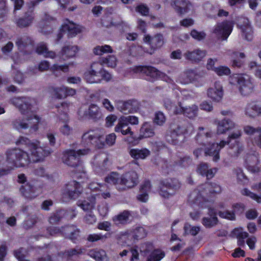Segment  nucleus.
Listing matches in <instances>:
<instances>
[{
	"mask_svg": "<svg viewBox=\"0 0 261 261\" xmlns=\"http://www.w3.org/2000/svg\"><path fill=\"white\" fill-rule=\"evenodd\" d=\"M147 232L142 227H137L133 231V236L137 240L141 239L146 236Z\"/></svg>",
	"mask_w": 261,
	"mask_h": 261,
	"instance_id": "0e129e2a",
	"label": "nucleus"
},
{
	"mask_svg": "<svg viewBox=\"0 0 261 261\" xmlns=\"http://www.w3.org/2000/svg\"><path fill=\"white\" fill-rule=\"evenodd\" d=\"M10 102L23 114H28L29 112L33 111L36 105V100L29 97H14L11 99Z\"/></svg>",
	"mask_w": 261,
	"mask_h": 261,
	"instance_id": "423d86ee",
	"label": "nucleus"
},
{
	"mask_svg": "<svg viewBox=\"0 0 261 261\" xmlns=\"http://www.w3.org/2000/svg\"><path fill=\"white\" fill-rule=\"evenodd\" d=\"M107 238V237L106 235H102L100 233H91L89 234L87 236L86 240L89 242L94 243L98 241H101L103 242Z\"/></svg>",
	"mask_w": 261,
	"mask_h": 261,
	"instance_id": "bf43d9fd",
	"label": "nucleus"
},
{
	"mask_svg": "<svg viewBox=\"0 0 261 261\" xmlns=\"http://www.w3.org/2000/svg\"><path fill=\"white\" fill-rule=\"evenodd\" d=\"M5 155L7 166L11 170L14 168L25 167L30 163L28 153L18 148L8 150Z\"/></svg>",
	"mask_w": 261,
	"mask_h": 261,
	"instance_id": "f257e3e1",
	"label": "nucleus"
},
{
	"mask_svg": "<svg viewBox=\"0 0 261 261\" xmlns=\"http://www.w3.org/2000/svg\"><path fill=\"white\" fill-rule=\"evenodd\" d=\"M214 145H219V144L213 143L210 148H205L204 153L205 155L213 156V160L216 162L219 159V151L221 149H219V147L213 146Z\"/></svg>",
	"mask_w": 261,
	"mask_h": 261,
	"instance_id": "37998d69",
	"label": "nucleus"
},
{
	"mask_svg": "<svg viewBox=\"0 0 261 261\" xmlns=\"http://www.w3.org/2000/svg\"><path fill=\"white\" fill-rule=\"evenodd\" d=\"M166 117L164 113L161 111L155 113L153 123L158 125H162L166 121Z\"/></svg>",
	"mask_w": 261,
	"mask_h": 261,
	"instance_id": "e2e57ef3",
	"label": "nucleus"
},
{
	"mask_svg": "<svg viewBox=\"0 0 261 261\" xmlns=\"http://www.w3.org/2000/svg\"><path fill=\"white\" fill-rule=\"evenodd\" d=\"M151 186L149 181H145L140 188V194L137 196V199L143 202H146L148 199V193L151 190Z\"/></svg>",
	"mask_w": 261,
	"mask_h": 261,
	"instance_id": "2f4dec72",
	"label": "nucleus"
},
{
	"mask_svg": "<svg viewBox=\"0 0 261 261\" xmlns=\"http://www.w3.org/2000/svg\"><path fill=\"white\" fill-rule=\"evenodd\" d=\"M129 154L135 160H144L150 155V151L146 148H134L129 150Z\"/></svg>",
	"mask_w": 261,
	"mask_h": 261,
	"instance_id": "c756f323",
	"label": "nucleus"
},
{
	"mask_svg": "<svg viewBox=\"0 0 261 261\" xmlns=\"http://www.w3.org/2000/svg\"><path fill=\"white\" fill-rule=\"evenodd\" d=\"M212 187L210 182L205 183L198 187V190L202 197L203 200H207L212 196L211 189Z\"/></svg>",
	"mask_w": 261,
	"mask_h": 261,
	"instance_id": "ea45409f",
	"label": "nucleus"
},
{
	"mask_svg": "<svg viewBox=\"0 0 261 261\" xmlns=\"http://www.w3.org/2000/svg\"><path fill=\"white\" fill-rule=\"evenodd\" d=\"M36 52L40 55H42L45 58L54 59L56 57V54L53 51L48 50L46 44L41 43L39 44L36 48Z\"/></svg>",
	"mask_w": 261,
	"mask_h": 261,
	"instance_id": "e433bc0d",
	"label": "nucleus"
},
{
	"mask_svg": "<svg viewBox=\"0 0 261 261\" xmlns=\"http://www.w3.org/2000/svg\"><path fill=\"white\" fill-rule=\"evenodd\" d=\"M170 5L179 15L188 13L193 8V5L189 0H173Z\"/></svg>",
	"mask_w": 261,
	"mask_h": 261,
	"instance_id": "f8f14e48",
	"label": "nucleus"
},
{
	"mask_svg": "<svg viewBox=\"0 0 261 261\" xmlns=\"http://www.w3.org/2000/svg\"><path fill=\"white\" fill-rule=\"evenodd\" d=\"M26 115L27 116L24 117L27 129H29L30 133L36 132L39 128L38 125L41 120L40 117L35 114Z\"/></svg>",
	"mask_w": 261,
	"mask_h": 261,
	"instance_id": "f3484780",
	"label": "nucleus"
},
{
	"mask_svg": "<svg viewBox=\"0 0 261 261\" xmlns=\"http://www.w3.org/2000/svg\"><path fill=\"white\" fill-rule=\"evenodd\" d=\"M111 47L108 45L97 46L93 48V53L96 55H102L104 53H112Z\"/></svg>",
	"mask_w": 261,
	"mask_h": 261,
	"instance_id": "5fc2aeb1",
	"label": "nucleus"
},
{
	"mask_svg": "<svg viewBox=\"0 0 261 261\" xmlns=\"http://www.w3.org/2000/svg\"><path fill=\"white\" fill-rule=\"evenodd\" d=\"M229 83L236 85L240 94L247 96L253 91L254 85L252 80L247 75L233 74L229 78Z\"/></svg>",
	"mask_w": 261,
	"mask_h": 261,
	"instance_id": "7ed1b4c3",
	"label": "nucleus"
},
{
	"mask_svg": "<svg viewBox=\"0 0 261 261\" xmlns=\"http://www.w3.org/2000/svg\"><path fill=\"white\" fill-rule=\"evenodd\" d=\"M233 23L230 21H224L217 23L214 28L213 33L218 38L222 40L227 39L231 34Z\"/></svg>",
	"mask_w": 261,
	"mask_h": 261,
	"instance_id": "1a4fd4ad",
	"label": "nucleus"
},
{
	"mask_svg": "<svg viewBox=\"0 0 261 261\" xmlns=\"http://www.w3.org/2000/svg\"><path fill=\"white\" fill-rule=\"evenodd\" d=\"M242 132L241 129H237L232 132L227 137L226 141H221L219 145H214L213 146L223 148L226 145H229L231 140H237L241 138Z\"/></svg>",
	"mask_w": 261,
	"mask_h": 261,
	"instance_id": "72a5a7b5",
	"label": "nucleus"
},
{
	"mask_svg": "<svg viewBox=\"0 0 261 261\" xmlns=\"http://www.w3.org/2000/svg\"><path fill=\"white\" fill-rule=\"evenodd\" d=\"M35 18V14L33 10H29L25 12L22 17L19 18L16 23L20 28H26L31 25Z\"/></svg>",
	"mask_w": 261,
	"mask_h": 261,
	"instance_id": "393cba45",
	"label": "nucleus"
},
{
	"mask_svg": "<svg viewBox=\"0 0 261 261\" xmlns=\"http://www.w3.org/2000/svg\"><path fill=\"white\" fill-rule=\"evenodd\" d=\"M120 182L121 183L120 187L121 191L133 188L138 183V175L134 171L125 173L121 175Z\"/></svg>",
	"mask_w": 261,
	"mask_h": 261,
	"instance_id": "9b49d317",
	"label": "nucleus"
},
{
	"mask_svg": "<svg viewBox=\"0 0 261 261\" xmlns=\"http://www.w3.org/2000/svg\"><path fill=\"white\" fill-rule=\"evenodd\" d=\"M90 150L88 148L79 149L77 151L68 150L66 151L62 158L63 162L71 167H76L81 164L79 156L89 154Z\"/></svg>",
	"mask_w": 261,
	"mask_h": 261,
	"instance_id": "39448f33",
	"label": "nucleus"
},
{
	"mask_svg": "<svg viewBox=\"0 0 261 261\" xmlns=\"http://www.w3.org/2000/svg\"><path fill=\"white\" fill-rule=\"evenodd\" d=\"M121 179V175L120 176L118 173L113 172L108 175L105 178V181L110 184H113L116 186V188L120 191H121V183L120 180Z\"/></svg>",
	"mask_w": 261,
	"mask_h": 261,
	"instance_id": "58836bf2",
	"label": "nucleus"
},
{
	"mask_svg": "<svg viewBox=\"0 0 261 261\" xmlns=\"http://www.w3.org/2000/svg\"><path fill=\"white\" fill-rule=\"evenodd\" d=\"M216 210L212 207L208 208L207 216L204 217L201 220V223L204 226L207 228H211L216 226L219 220L217 217Z\"/></svg>",
	"mask_w": 261,
	"mask_h": 261,
	"instance_id": "ddd939ff",
	"label": "nucleus"
},
{
	"mask_svg": "<svg viewBox=\"0 0 261 261\" xmlns=\"http://www.w3.org/2000/svg\"><path fill=\"white\" fill-rule=\"evenodd\" d=\"M223 90L222 84L220 82H216L213 87L207 90V96L213 101H220L223 96Z\"/></svg>",
	"mask_w": 261,
	"mask_h": 261,
	"instance_id": "4468645a",
	"label": "nucleus"
},
{
	"mask_svg": "<svg viewBox=\"0 0 261 261\" xmlns=\"http://www.w3.org/2000/svg\"><path fill=\"white\" fill-rule=\"evenodd\" d=\"M143 40L145 42L149 44L153 49H157L161 47L164 44V38L163 35L158 34L153 37L147 35H146Z\"/></svg>",
	"mask_w": 261,
	"mask_h": 261,
	"instance_id": "5701e85b",
	"label": "nucleus"
},
{
	"mask_svg": "<svg viewBox=\"0 0 261 261\" xmlns=\"http://www.w3.org/2000/svg\"><path fill=\"white\" fill-rule=\"evenodd\" d=\"M80 229L74 225L66 226L64 227V236L74 242L79 237Z\"/></svg>",
	"mask_w": 261,
	"mask_h": 261,
	"instance_id": "7c9ffc66",
	"label": "nucleus"
},
{
	"mask_svg": "<svg viewBox=\"0 0 261 261\" xmlns=\"http://www.w3.org/2000/svg\"><path fill=\"white\" fill-rule=\"evenodd\" d=\"M12 125L13 128L18 130L27 129L24 117L22 118H19L14 120L12 121Z\"/></svg>",
	"mask_w": 261,
	"mask_h": 261,
	"instance_id": "864d4df0",
	"label": "nucleus"
},
{
	"mask_svg": "<svg viewBox=\"0 0 261 261\" xmlns=\"http://www.w3.org/2000/svg\"><path fill=\"white\" fill-rule=\"evenodd\" d=\"M141 136L144 138L151 137L154 135V132L152 126L147 123L143 124L140 129Z\"/></svg>",
	"mask_w": 261,
	"mask_h": 261,
	"instance_id": "de8ad7c7",
	"label": "nucleus"
},
{
	"mask_svg": "<svg viewBox=\"0 0 261 261\" xmlns=\"http://www.w3.org/2000/svg\"><path fill=\"white\" fill-rule=\"evenodd\" d=\"M185 234L186 235L191 234L196 236L200 231V227L198 226H192L189 224H186L184 226Z\"/></svg>",
	"mask_w": 261,
	"mask_h": 261,
	"instance_id": "052dcab7",
	"label": "nucleus"
},
{
	"mask_svg": "<svg viewBox=\"0 0 261 261\" xmlns=\"http://www.w3.org/2000/svg\"><path fill=\"white\" fill-rule=\"evenodd\" d=\"M101 63L106 64L110 67H114L116 65V58L114 56H109L107 58H101L99 60Z\"/></svg>",
	"mask_w": 261,
	"mask_h": 261,
	"instance_id": "13d9d810",
	"label": "nucleus"
},
{
	"mask_svg": "<svg viewBox=\"0 0 261 261\" xmlns=\"http://www.w3.org/2000/svg\"><path fill=\"white\" fill-rule=\"evenodd\" d=\"M236 145L233 147L229 146V149L228 150V154L233 158L238 157L243 150V147L242 146H240L238 142H236Z\"/></svg>",
	"mask_w": 261,
	"mask_h": 261,
	"instance_id": "4d7b16f0",
	"label": "nucleus"
},
{
	"mask_svg": "<svg viewBox=\"0 0 261 261\" xmlns=\"http://www.w3.org/2000/svg\"><path fill=\"white\" fill-rule=\"evenodd\" d=\"M165 252L161 250H154L152 251L147 261H160L164 256Z\"/></svg>",
	"mask_w": 261,
	"mask_h": 261,
	"instance_id": "8fccbe9b",
	"label": "nucleus"
},
{
	"mask_svg": "<svg viewBox=\"0 0 261 261\" xmlns=\"http://www.w3.org/2000/svg\"><path fill=\"white\" fill-rule=\"evenodd\" d=\"M206 51L200 49H196L193 51H187L184 54L186 59L193 63H198L205 56Z\"/></svg>",
	"mask_w": 261,
	"mask_h": 261,
	"instance_id": "412c9836",
	"label": "nucleus"
},
{
	"mask_svg": "<svg viewBox=\"0 0 261 261\" xmlns=\"http://www.w3.org/2000/svg\"><path fill=\"white\" fill-rule=\"evenodd\" d=\"M198 112V106L192 105L190 106L184 107L183 115L190 119H193L197 116Z\"/></svg>",
	"mask_w": 261,
	"mask_h": 261,
	"instance_id": "c03bdc74",
	"label": "nucleus"
},
{
	"mask_svg": "<svg viewBox=\"0 0 261 261\" xmlns=\"http://www.w3.org/2000/svg\"><path fill=\"white\" fill-rule=\"evenodd\" d=\"M65 214L66 212L64 210L58 211L49 217L48 220L49 223L53 224H56L65 216Z\"/></svg>",
	"mask_w": 261,
	"mask_h": 261,
	"instance_id": "603ef678",
	"label": "nucleus"
},
{
	"mask_svg": "<svg viewBox=\"0 0 261 261\" xmlns=\"http://www.w3.org/2000/svg\"><path fill=\"white\" fill-rule=\"evenodd\" d=\"M236 123L230 119L224 118L217 123V132L218 134H223L236 127Z\"/></svg>",
	"mask_w": 261,
	"mask_h": 261,
	"instance_id": "aec40b11",
	"label": "nucleus"
},
{
	"mask_svg": "<svg viewBox=\"0 0 261 261\" xmlns=\"http://www.w3.org/2000/svg\"><path fill=\"white\" fill-rule=\"evenodd\" d=\"M159 194L164 198H168L169 196L173 195L174 192L171 190H169L168 187L166 186L165 183H163L160 187Z\"/></svg>",
	"mask_w": 261,
	"mask_h": 261,
	"instance_id": "338daca9",
	"label": "nucleus"
},
{
	"mask_svg": "<svg viewBox=\"0 0 261 261\" xmlns=\"http://www.w3.org/2000/svg\"><path fill=\"white\" fill-rule=\"evenodd\" d=\"M245 39L251 41L253 39V30L248 18H242L238 24Z\"/></svg>",
	"mask_w": 261,
	"mask_h": 261,
	"instance_id": "6ab92c4d",
	"label": "nucleus"
},
{
	"mask_svg": "<svg viewBox=\"0 0 261 261\" xmlns=\"http://www.w3.org/2000/svg\"><path fill=\"white\" fill-rule=\"evenodd\" d=\"M84 115L94 121L98 120L102 117L101 110L98 106L95 104H91L89 106L88 109L84 112Z\"/></svg>",
	"mask_w": 261,
	"mask_h": 261,
	"instance_id": "a878e982",
	"label": "nucleus"
},
{
	"mask_svg": "<svg viewBox=\"0 0 261 261\" xmlns=\"http://www.w3.org/2000/svg\"><path fill=\"white\" fill-rule=\"evenodd\" d=\"M166 186L168 187L169 190H171L174 193V191L180 188L181 184L177 179H172L170 181L165 182Z\"/></svg>",
	"mask_w": 261,
	"mask_h": 261,
	"instance_id": "680f3d73",
	"label": "nucleus"
},
{
	"mask_svg": "<svg viewBox=\"0 0 261 261\" xmlns=\"http://www.w3.org/2000/svg\"><path fill=\"white\" fill-rule=\"evenodd\" d=\"M86 249L83 247L76 246L74 248H71L65 250L63 255L65 257H71L75 255H80L85 252Z\"/></svg>",
	"mask_w": 261,
	"mask_h": 261,
	"instance_id": "a18cd8bd",
	"label": "nucleus"
},
{
	"mask_svg": "<svg viewBox=\"0 0 261 261\" xmlns=\"http://www.w3.org/2000/svg\"><path fill=\"white\" fill-rule=\"evenodd\" d=\"M116 108L124 114L129 113L130 109L128 101H123L118 100L116 101Z\"/></svg>",
	"mask_w": 261,
	"mask_h": 261,
	"instance_id": "6e6d98bb",
	"label": "nucleus"
},
{
	"mask_svg": "<svg viewBox=\"0 0 261 261\" xmlns=\"http://www.w3.org/2000/svg\"><path fill=\"white\" fill-rule=\"evenodd\" d=\"M79 50V48L77 45L67 44L62 48L60 54L62 57L72 58L75 56Z\"/></svg>",
	"mask_w": 261,
	"mask_h": 261,
	"instance_id": "cd10ccee",
	"label": "nucleus"
},
{
	"mask_svg": "<svg viewBox=\"0 0 261 261\" xmlns=\"http://www.w3.org/2000/svg\"><path fill=\"white\" fill-rule=\"evenodd\" d=\"M131 213L128 211H124L112 218L113 221L116 225L125 224L129 220Z\"/></svg>",
	"mask_w": 261,
	"mask_h": 261,
	"instance_id": "f704fd0d",
	"label": "nucleus"
},
{
	"mask_svg": "<svg viewBox=\"0 0 261 261\" xmlns=\"http://www.w3.org/2000/svg\"><path fill=\"white\" fill-rule=\"evenodd\" d=\"M246 164L247 169L251 172L253 173L258 172L259 170L258 154L253 153L247 155Z\"/></svg>",
	"mask_w": 261,
	"mask_h": 261,
	"instance_id": "4be33fe9",
	"label": "nucleus"
},
{
	"mask_svg": "<svg viewBox=\"0 0 261 261\" xmlns=\"http://www.w3.org/2000/svg\"><path fill=\"white\" fill-rule=\"evenodd\" d=\"M199 75L196 70L188 69L185 70L178 77L177 82L183 85H187L196 80Z\"/></svg>",
	"mask_w": 261,
	"mask_h": 261,
	"instance_id": "a211bd4d",
	"label": "nucleus"
},
{
	"mask_svg": "<svg viewBox=\"0 0 261 261\" xmlns=\"http://www.w3.org/2000/svg\"><path fill=\"white\" fill-rule=\"evenodd\" d=\"M203 199L198 189L192 192L189 196L188 201L192 204H199Z\"/></svg>",
	"mask_w": 261,
	"mask_h": 261,
	"instance_id": "09e8293b",
	"label": "nucleus"
},
{
	"mask_svg": "<svg viewBox=\"0 0 261 261\" xmlns=\"http://www.w3.org/2000/svg\"><path fill=\"white\" fill-rule=\"evenodd\" d=\"M20 191L25 197L28 199H32L35 197L34 195V187L30 184H25L22 185L20 188Z\"/></svg>",
	"mask_w": 261,
	"mask_h": 261,
	"instance_id": "79ce46f5",
	"label": "nucleus"
},
{
	"mask_svg": "<svg viewBox=\"0 0 261 261\" xmlns=\"http://www.w3.org/2000/svg\"><path fill=\"white\" fill-rule=\"evenodd\" d=\"M88 255L96 261H103L107 257L106 252L105 250L97 248L90 250Z\"/></svg>",
	"mask_w": 261,
	"mask_h": 261,
	"instance_id": "4c0bfd02",
	"label": "nucleus"
},
{
	"mask_svg": "<svg viewBox=\"0 0 261 261\" xmlns=\"http://www.w3.org/2000/svg\"><path fill=\"white\" fill-rule=\"evenodd\" d=\"M135 73H142L153 79H161L164 81L171 79L164 73L159 71L155 67L150 66H136L130 68Z\"/></svg>",
	"mask_w": 261,
	"mask_h": 261,
	"instance_id": "6e6552de",
	"label": "nucleus"
},
{
	"mask_svg": "<svg viewBox=\"0 0 261 261\" xmlns=\"http://www.w3.org/2000/svg\"><path fill=\"white\" fill-rule=\"evenodd\" d=\"M103 136L98 129L90 130L83 134L82 141L88 145H92L98 148H102L105 146Z\"/></svg>",
	"mask_w": 261,
	"mask_h": 261,
	"instance_id": "0eeeda50",
	"label": "nucleus"
},
{
	"mask_svg": "<svg viewBox=\"0 0 261 261\" xmlns=\"http://www.w3.org/2000/svg\"><path fill=\"white\" fill-rule=\"evenodd\" d=\"M204 128L203 127L198 128L199 132L196 137V139L197 141L205 145L208 142V139L212 137L213 134L211 131L206 130L204 132Z\"/></svg>",
	"mask_w": 261,
	"mask_h": 261,
	"instance_id": "c9c22d12",
	"label": "nucleus"
},
{
	"mask_svg": "<svg viewBox=\"0 0 261 261\" xmlns=\"http://www.w3.org/2000/svg\"><path fill=\"white\" fill-rule=\"evenodd\" d=\"M52 90L57 98L62 99L65 97L66 87H54L52 88Z\"/></svg>",
	"mask_w": 261,
	"mask_h": 261,
	"instance_id": "69168bd1",
	"label": "nucleus"
},
{
	"mask_svg": "<svg viewBox=\"0 0 261 261\" xmlns=\"http://www.w3.org/2000/svg\"><path fill=\"white\" fill-rule=\"evenodd\" d=\"M32 44L33 41L28 36H23V37L18 38L16 42V44L20 49H22L28 45H31Z\"/></svg>",
	"mask_w": 261,
	"mask_h": 261,
	"instance_id": "3c124183",
	"label": "nucleus"
},
{
	"mask_svg": "<svg viewBox=\"0 0 261 261\" xmlns=\"http://www.w3.org/2000/svg\"><path fill=\"white\" fill-rule=\"evenodd\" d=\"M82 191L81 184L75 180L71 181L66 185L65 192L71 199L77 198Z\"/></svg>",
	"mask_w": 261,
	"mask_h": 261,
	"instance_id": "2eb2a0df",
	"label": "nucleus"
},
{
	"mask_svg": "<svg viewBox=\"0 0 261 261\" xmlns=\"http://www.w3.org/2000/svg\"><path fill=\"white\" fill-rule=\"evenodd\" d=\"M245 114L249 117H254L256 114L261 115V106L254 102L248 103L245 108Z\"/></svg>",
	"mask_w": 261,
	"mask_h": 261,
	"instance_id": "473e14b6",
	"label": "nucleus"
},
{
	"mask_svg": "<svg viewBox=\"0 0 261 261\" xmlns=\"http://www.w3.org/2000/svg\"><path fill=\"white\" fill-rule=\"evenodd\" d=\"M81 32V28L79 25H76L68 19H66L61 29V32L66 33L69 38L75 36Z\"/></svg>",
	"mask_w": 261,
	"mask_h": 261,
	"instance_id": "dca6fc26",
	"label": "nucleus"
},
{
	"mask_svg": "<svg viewBox=\"0 0 261 261\" xmlns=\"http://www.w3.org/2000/svg\"><path fill=\"white\" fill-rule=\"evenodd\" d=\"M197 172L202 176H206L207 179H211L214 177L216 171V169H209L206 163H202L198 165Z\"/></svg>",
	"mask_w": 261,
	"mask_h": 261,
	"instance_id": "c85d7f7f",
	"label": "nucleus"
},
{
	"mask_svg": "<svg viewBox=\"0 0 261 261\" xmlns=\"http://www.w3.org/2000/svg\"><path fill=\"white\" fill-rule=\"evenodd\" d=\"M233 234L238 240V245L240 246H244L245 244L244 239L248 237V233L243 231L240 229H235L233 230Z\"/></svg>",
	"mask_w": 261,
	"mask_h": 261,
	"instance_id": "49530a36",
	"label": "nucleus"
},
{
	"mask_svg": "<svg viewBox=\"0 0 261 261\" xmlns=\"http://www.w3.org/2000/svg\"><path fill=\"white\" fill-rule=\"evenodd\" d=\"M16 143L17 144L25 145L29 148L33 162L43 161L51 152L50 149L41 146L38 141L32 142L24 137H20Z\"/></svg>",
	"mask_w": 261,
	"mask_h": 261,
	"instance_id": "f03ea898",
	"label": "nucleus"
},
{
	"mask_svg": "<svg viewBox=\"0 0 261 261\" xmlns=\"http://www.w3.org/2000/svg\"><path fill=\"white\" fill-rule=\"evenodd\" d=\"M100 194L91 195L87 199L83 201H79L77 203L78 206L84 211H90L94 208L97 202V198L99 197Z\"/></svg>",
	"mask_w": 261,
	"mask_h": 261,
	"instance_id": "b1692460",
	"label": "nucleus"
},
{
	"mask_svg": "<svg viewBox=\"0 0 261 261\" xmlns=\"http://www.w3.org/2000/svg\"><path fill=\"white\" fill-rule=\"evenodd\" d=\"M214 72L219 76L227 75L230 73V70L226 66H220L215 69Z\"/></svg>",
	"mask_w": 261,
	"mask_h": 261,
	"instance_id": "774afa93",
	"label": "nucleus"
},
{
	"mask_svg": "<svg viewBox=\"0 0 261 261\" xmlns=\"http://www.w3.org/2000/svg\"><path fill=\"white\" fill-rule=\"evenodd\" d=\"M68 106L69 105L67 103L63 102L61 103L60 106L57 107L59 119L63 123H66L68 120V115L66 112H65L68 109Z\"/></svg>",
	"mask_w": 261,
	"mask_h": 261,
	"instance_id": "a19ab883",
	"label": "nucleus"
},
{
	"mask_svg": "<svg viewBox=\"0 0 261 261\" xmlns=\"http://www.w3.org/2000/svg\"><path fill=\"white\" fill-rule=\"evenodd\" d=\"M102 69V64L101 62L92 63L89 70L85 74L87 81L89 83H100L101 80L97 78V76L101 72Z\"/></svg>",
	"mask_w": 261,
	"mask_h": 261,
	"instance_id": "9d476101",
	"label": "nucleus"
},
{
	"mask_svg": "<svg viewBox=\"0 0 261 261\" xmlns=\"http://www.w3.org/2000/svg\"><path fill=\"white\" fill-rule=\"evenodd\" d=\"M114 129L116 133H120L123 135H130L133 136L134 135L129 124L122 117L119 119L118 123L115 126Z\"/></svg>",
	"mask_w": 261,
	"mask_h": 261,
	"instance_id": "bb28decb",
	"label": "nucleus"
},
{
	"mask_svg": "<svg viewBox=\"0 0 261 261\" xmlns=\"http://www.w3.org/2000/svg\"><path fill=\"white\" fill-rule=\"evenodd\" d=\"M194 132L193 125L188 121L173 123L170 126V134L167 136L168 142L175 143L179 136L190 135Z\"/></svg>",
	"mask_w": 261,
	"mask_h": 261,
	"instance_id": "20e7f679",
	"label": "nucleus"
}]
</instances>
